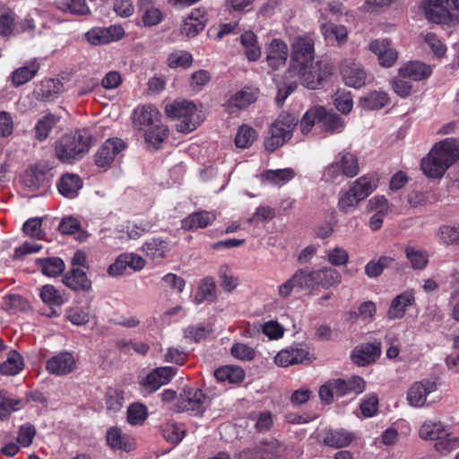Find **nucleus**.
<instances>
[{"label":"nucleus","mask_w":459,"mask_h":459,"mask_svg":"<svg viewBox=\"0 0 459 459\" xmlns=\"http://www.w3.org/2000/svg\"><path fill=\"white\" fill-rule=\"evenodd\" d=\"M355 439V435L345 429H328L324 431L323 442L333 448L348 446Z\"/></svg>","instance_id":"obj_21"},{"label":"nucleus","mask_w":459,"mask_h":459,"mask_svg":"<svg viewBox=\"0 0 459 459\" xmlns=\"http://www.w3.org/2000/svg\"><path fill=\"white\" fill-rule=\"evenodd\" d=\"M165 112L169 117L178 120L176 128L179 132L190 133L197 127L200 122L197 108L192 101H175L166 107Z\"/></svg>","instance_id":"obj_4"},{"label":"nucleus","mask_w":459,"mask_h":459,"mask_svg":"<svg viewBox=\"0 0 459 459\" xmlns=\"http://www.w3.org/2000/svg\"><path fill=\"white\" fill-rule=\"evenodd\" d=\"M332 73V65L324 61L312 62L306 69L298 71L302 84L309 90L318 89Z\"/></svg>","instance_id":"obj_11"},{"label":"nucleus","mask_w":459,"mask_h":459,"mask_svg":"<svg viewBox=\"0 0 459 459\" xmlns=\"http://www.w3.org/2000/svg\"><path fill=\"white\" fill-rule=\"evenodd\" d=\"M60 121V117L52 113L44 115L34 126V138L39 142L45 141L52 129Z\"/></svg>","instance_id":"obj_32"},{"label":"nucleus","mask_w":459,"mask_h":459,"mask_svg":"<svg viewBox=\"0 0 459 459\" xmlns=\"http://www.w3.org/2000/svg\"><path fill=\"white\" fill-rule=\"evenodd\" d=\"M163 437L173 445L180 443L186 436V429L182 424L168 421L161 427Z\"/></svg>","instance_id":"obj_41"},{"label":"nucleus","mask_w":459,"mask_h":459,"mask_svg":"<svg viewBox=\"0 0 459 459\" xmlns=\"http://www.w3.org/2000/svg\"><path fill=\"white\" fill-rule=\"evenodd\" d=\"M40 298L42 301L50 306H61L63 298L52 285H45L41 288Z\"/></svg>","instance_id":"obj_62"},{"label":"nucleus","mask_w":459,"mask_h":459,"mask_svg":"<svg viewBox=\"0 0 459 459\" xmlns=\"http://www.w3.org/2000/svg\"><path fill=\"white\" fill-rule=\"evenodd\" d=\"M377 183L378 178L376 176L368 174L353 181L350 189L360 201H363L377 189Z\"/></svg>","instance_id":"obj_28"},{"label":"nucleus","mask_w":459,"mask_h":459,"mask_svg":"<svg viewBox=\"0 0 459 459\" xmlns=\"http://www.w3.org/2000/svg\"><path fill=\"white\" fill-rule=\"evenodd\" d=\"M22 358L16 351H11L7 359L0 364V374L13 376L22 369Z\"/></svg>","instance_id":"obj_46"},{"label":"nucleus","mask_w":459,"mask_h":459,"mask_svg":"<svg viewBox=\"0 0 459 459\" xmlns=\"http://www.w3.org/2000/svg\"><path fill=\"white\" fill-rule=\"evenodd\" d=\"M360 202V199L349 188L347 191L340 194L338 208L344 213H351L356 210Z\"/></svg>","instance_id":"obj_54"},{"label":"nucleus","mask_w":459,"mask_h":459,"mask_svg":"<svg viewBox=\"0 0 459 459\" xmlns=\"http://www.w3.org/2000/svg\"><path fill=\"white\" fill-rule=\"evenodd\" d=\"M83 186L82 178L72 173L63 175L57 182V189L64 197L74 199Z\"/></svg>","instance_id":"obj_26"},{"label":"nucleus","mask_w":459,"mask_h":459,"mask_svg":"<svg viewBox=\"0 0 459 459\" xmlns=\"http://www.w3.org/2000/svg\"><path fill=\"white\" fill-rule=\"evenodd\" d=\"M142 249L148 258L160 263L167 256L169 244L160 238H152L143 244Z\"/></svg>","instance_id":"obj_29"},{"label":"nucleus","mask_w":459,"mask_h":459,"mask_svg":"<svg viewBox=\"0 0 459 459\" xmlns=\"http://www.w3.org/2000/svg\"><path fill=\"white\" fill-rule=\"evenodd\" d=\"M125 148L124 143L118 138L105 141L95 155V163L98 167L109 165L115 157Z\"/></svg>","instance_id":"obj_17"},{"label":"nucleus","mask_w":459,"mask_h":459,"mask_svg":"<svg viewBox=\"0 0 459 459\" xmlns=\"http://www.w3.org/2000/svg\"><path fill=\"white\" fill-rule=\"evenodd\" d=\"M320 120V107H315L308 109L303 116L300 121V129L304 134H308L314 125L316 123L319 125Z\"/></svg>","instance_id":"obj_59"},{"label":"nucleus","mask_w":459,"mask_h":459,"mask_svg":"<svg viewBox=\"0 0 459 459\" xmlns=\"http://www.w3.org/2000/svg\"><path fill=\"white\" fill-rule=\"evenodd\" d=\"M290 63L295 71L304 70L314 62L315 42L307 35L295 37L291 42Z\"/></svg>","instance_id":"obj_7"},{"label":"nucleus","mask_w":459,"mask_h":459,"mask_svg":"<svg viewBox=\"0 0 459 459\" xmlns=\"http://www.w3.org/2000/svg\"><path fill=\"white\" fill-rule=\"evenodd\" d=\"M389 103V97L384 91H371L359 100V105L367 109H380Z\"/></svg>","instance_id":"obj_42"},{"label":"nucleus","mask_w":459,"mask_h":459,"mask_svg":"<svg viewBox=\"0 0 459 459\" xmlns=\"http://www.w3.org/2000/svg\"><path fill=\"white\" fill-rule=\"evenodd\" d=\"M216 219L212 212L200 211L189 214L181 221V228L186 230H196L211 225Z\"/></svg>","instance_id":"obj_25"},{"label":"nucleus","mask_w":459,"mask_h":459,"mask_svg":"<svg viewBox=\"0 0 459 459\" xmlns=\"http://www.w3.org/2000/svg\"><path fill=\"white\" fill-rule=\"evenodd\" d=\"M438 242L445 246L459 244V226L442 225L437 231Z\"/></svg>","instance_id":"obj_50"},{"label":"nucleus","mask_w":459,"mask_h":459,"mask_svg":"<svg viewBox=\"0 0 459 459\" xmlns=\"http://www.w3.org/2000/svg\"><path fill=\"white\" fill-rule=\"evenodd\" d=\"M415 302L414 291L407 290L401 294L397 295L391 302L388 309L387 316L390 319L402 318L408 307H411Z\"/></svg>","instance_id":"obj_24"},{"label":"nucleus","mask_w":459,"mask_h":459,"mask_svg":"<svg viewBox=\"0 0 459 459\" xmlns=\"http://www.w3.org/2000/svg\"><path fill=\"white\" fill-rule=\"evenodd\" d=\"M359 173L358 157L349 152H341L335 160L324 169L323 178L326 182H333L341 177L354 178Z\"/></svg>","instance_id":"obj_5"},{"label":"nucleus","mask_w":459,"mask_h":459,"mask_svg":"<svg viewBox=\"0 0 459 459\" xmlns=\"http://www.w3.org/2000/svg\"><path fill=\"white\" fill-rule=\"evenodd\" d=\"M437 391V383L429 378L414 382L408 389L406 400L413 408L429 407L435 402L434 394Z\"/></svg>","instance_id":"obj_6"},{"label":"nucleus","mask_w":459,"mask_h":459,"mask_svg":"<svg viewBox=\"0 0 459 459\" xmlns=\"http://www.w3.org/2000/svg\"><path fill=\"white\" fill-rule=\"evenodd\" d=\"M43 274L49 277H56L65 270V263L59 257H48L37 260Z\"/></svg>","instance_id":"obj_43"},{"label":"nucleus","mask_w":459,"mask_h":459,"mask_svg":"<svg viewBox=\"0 0 459 459\" xmlns=\"http://www.w3.org/2000/svg\"><path fill=\"white\" fill-rule=\"evenodd\" d=\"M288 58V46L279 39H273L266 50V62L273 70L285 65Z\"/></svg>","instance_id":"obj_18"},{"label":"nucleus","mask_w":459,"mask_h":459,"mask_svg":"<svg viewBox=\"0 0 459 459\" xmlns=\"http://www.w3.org/2000/svg\"><path fill=\"white\" fill-rule=\"evenodd\" d=\"M448 0H426L424 11L426 18L437 24L455 26L459 24V14H453L449 11Z\"/></svg>","instance_id":"obj_10"},{"label":"nucleus","mask_w":459,"mask_h":459,"mask_svg":"<svg viewBox=\"0 0 459 459\" xmlns=\"http://www.w3.org/2000/svg\"><path fill=\"white\" fill-rule=\"evenodd\" d=\"M204 28V22L199 20L197 16L192 13L188 17L184 20L181 26V34L186 37H195Z\"/></svg>","instance_id":"obj_56"},{"label":"nucleus","mask_w":459,"mask_h":459,"mask_svg":"<svg viewBox=\"0 0 459 459\" xmlns=\"http://www.w3.org/2000/svg\"><path fill=\"white\" fill-rule=\"evenodd\" d=\"M160 113L153 105H144L138 107L134 111V125L138 129L143 130L145 127L154 126L160 121Z\"/></svg>","instance_id":"obj_23"},{"label":"nucleus","mask_w":459,"mask_h":459,"mask_svg":"<svg viewBox=\"0 0 459 459\" xmlns=\"http://www.w3.org/2000/svg\"><path fill=\"white\" fill-rule=\"evenodd\" d=\"M91 135L86 130H78L64 135L55 147L56 157L65 163L81 160L90 150Z\"/></svg>","instance_id":"obj_2"},{"label":"nucleus","mask_w":459,"mask_h":459,"mask_svg":"<svg viewBox=\"0 0 459 459\" xmlns=\"http://www.w3.org/2000/svg\"><path fill=\"white\" fill-rule=\"evenodd\" d=\"M63 282L74 291H89L91 289V281L80 268H72L66 272L63 276Z\"/></svg>","instance_id":"obj_22"},{"label":"nucleus","mask_w":459,"mask_h":459,"mask_svg":"<svg viewBox=\"0 0 459 459\" xmlns=\"http://www.w3.org/2000/svg\"><path fill=\"white\" fill-rule=\"evenodd\" d=\"M238 459H286V447L276 439L264 440L244 449Z\"/></svg>","instance_id":"obj_8"},{"label":"nucleus","mask_w":459,"mask_h":459,"mask_svg":"<svg viewBox=\"0 0 459 459\" xmlns=\"http://www.w3.org/2000/svg\"><path fill=\"white\" fill-rule=\"evenodd\" d=\"M76 368L74 355L68 351L60 352L49 359L46 364L47 370L56 376H64L72 373Z\"/></svg>","instance_id":"obj_15"},{"label":"nucleus","mask_w":459,"mask_h":459,"mask_svg":"<svg viewBox=\"0 0 459 459\" xmlns=\"http://www.w3.org/2000/svg\"><path fill=\"white\" fill-rule=\"evenodd\" d=\"M240 42L245 48L246 56L249 61H255L261 56V48L253 31L247 30L242 33Z\"/></svg>","instance_id":"obj_39"},{"label":"nucleus","mask_w":459,"mask_h":459,"mask_svg":"<svg viewBox=\"0 0 459 459\" xmlns=\"http://www.w3.org/2000/svg\"><path fill=\"white\" fill-rule=\"evenodd\" d=\"M315 357L310 354L307 347H290L281 351L274 358L275 363L281 367L312 361Z\"/></svg>","instance_id":"obj_13"},{"label":"nucleus","mask_w":459,"mask_h":459,"mask_svg":"<svg viewBox=\"0 0 459 459\" xmlns=\"http://www.w3.org/2000/svg\"><path fill=\"white\" fill-rule=\"evenodd\" d=\"M41 219L31 218L25 221L22 229L27 236L36 239H43L45 233L41 230Z\"/></svg>","instance_id":"obj_63"},{"label":"nucleus","mask_w":459,"mask_h":459,"mask_svg":"<svg viewBox=\"0 0 459 459\" xmlns=\"http://www.w3.org/2000/svg\"><path fill=\"white\" fill-rule=\"evenodd\" d=\"M216 298V286L215 282L211 278H205L200 283L196 294L195 296V301L196 304H200L205 300L213 301Z\"/></svg>","instance_id":"obj_47"},{"label":"nucleus","mask_w":459,"mask_h":459,"mask_svg":"<svg viewBox=\"0 0 459 459\" xmlns=\"http://www.w3.org/2000/svg\"><path fill=\"white\" fill-rule=\"evenodd\" d=\"M405 255L414 270H422L429 263V256L426 252L412 247H407L405 248Z\"/></svg>","instance_id":"obj_53"},{"label":"nucleus","mask_w":459,"mask_h":459,"mask_svg":"<svg viewBox=\"0 0 459 459\" xmlns=\"http://www.w3.org/2000/svg\"><path fill=\"white\" fill-rule=\"evenodd\" d=\"M448 428L440 421H425L420 428L419 435L425 440H435L437 442L444 435Z\"/></svg>","instance_id":"obj_34"},{"label":"nucleus","mask_w":459,"mask_h":459,"mask_svg":"<svg viewBox=\"0 0 459 459\" xmlns=\"http://www.w3.org/2000/svg\"><path fill=\"white\" fill-rule=\"evenodd\" d=\"M459 160V141L450 137L432 147L421 160V169L429 178H441L446 171Z\"/></svg>","instance_id":"obj_1"},{"label":"nucleus","mask_w":459,"mask_h":459,"mask_svg":"<svg viewBox=\"0 0 459 459\" xmlns=\"http://www.w3.org/2000/svg\"><path fill=\"white\" fill-rule=\"evenodd\" d=\"M431 67L420 61H411L404 64L399 69V75L402 78H408L412 81H420L431 74Z\"/></svg>","instance_id":"obj_27"},{"label":"nucleus","mask_w":459,"mask_h":459,"mask_svg":"<svg viewBox=\"0 0 459 459\" xmlns=\"http://www.w3.org/2000/svg\"><path fill=\"white\" fill-rule=\"evenodd\" d=\"M39 65L37 62H31L28 65L16 69L12 74V82L14 86H20L31 80L38 73Z\"/></svg>","instance_id":"obj_45"},{"label":"nucleus","mask_w":459,"mask_h":459,"mask_svg":"<svg viewBox=\"0 0 459 459\" xmlns=\"http://www.w3.org/2000/svg\"><path fill=\"white\" fill-rule=\"evenodd\" d=\"M319 126L325 132L339 134L344 129L345 122L336 113L327 111L324 107H320Z\"/></svg>","instance_id":"obj_31"},{"label":"nucleus","mask_w":459,"mask_h":459,"mask_svg":"<svg viewBox=\"0 0 459 459\" xmlns=\"http://www.w3.org/2000/svg\"><path fill=\"white\" fill-rule=\"evenodd\" d=\"M192 55L186 51L177 50L169 55L167 65L170 68H187L192 65Z\"/></svg>","instance_id":"obj_58"},{"label":"nucleus","mask_w":459,"mask_h":459,"mask_svg":"<svg viewBox=\"0 0 459 459\" xmlns=\"http://www.w3.org/2000/svg\"><path fill=\"white\" fill-rule=\"evenodd\" d=\"M47 174L38 167L27 170L22 178L23 184L33 189H38L47 182Z\"/></svg>","instance_id":"obj_49"},{"label":"nucleus","mask_w":459,"mask_h":459,"mask_svg":"<svg viewBox=\"0 0 459 459\" xmlns=\"http://www.w3.org/2000/svg\"><path fill=\"white\" fill-rule=\"evenodd\" d=\"M316 281H318V287L321 286L324 289L336 287L342 281L340 273L332 267H324L320 270H316Z\"/></svg>","instance_id":"obj_38"},{"label":"nucleus","mask_w":459,"mask_h":459,"mask_svg":"<svg viewBox=\"0 0 459 459\" xmlns=\"http://www.w3.org/2000/svg\"><path fill=\"white\" fill-rule=\"evenodd\" d=\"M167 136L168 127L163 125H154L153 127L147 130L144 134L145 141L156 149L160 147V144Z\"/></svg>","instance_id":"obj_57"},{"label":"nucleus","mask_w":459,"mask_h":459,"mask_svg":"<svg viewBox=\"0 0 459 459\" xmlns=\"http://www.w3.org/2000/svg\"><path fill=\"white\" fill-rule=\"evenodd\" d=\"M147 417V408L142 403H133L127 410L128 422L133 425L141 424Z\"/></svg>","instance_id":"obj_61"},{"label":"nucleus","mask_w":459,"mask_h":459,"mask_svg":"<svg viewBox=\"0 0 459 459\" xmlns=\"http://www.w3.org/2000/svg\"><path fill=\"white\" fill-rule=\"evenodd\" d=\"M295 288L309 292L318 288L316 271L309 269H299L296 271L288 281L279 286V295L282 298H287Z\"/></svg>","instance_id":"obj_9"},{"label":"nucleus","mask_w":459,"mask_h":459,"mask_svg":"<svg viewBox=\"0 0 459 459\" xmlns=\"http://www.w3.org/2000/svg\"><path fill=\"white\" fill-rule=\"evenodd\" d=\"M257 99L255 90L245 88L235 93L229 100L228 107L230 108H236L238 109L246 108Z\"/></svg>","instance_id":"obj_37"},{"label":"nucleus","mask_w":459,"mask_h":459,"mask_svg":"<svg viewBox=\"0 0 459 459\" xmlns=\"http://www.w3.org/2000/svg\"><path fill=\"white\" fill-rule=\"evenodd\" d=\"M296 176L295 171L290 168L281 169L265 170L262 178L264 181L271 183L274 186H281L290 181Z\"/></svg>","instance_id":"obj_36"},{"label":"nucleus","mask_w":459,"mask_h":459,"mask_svg":"<svg viewBox=\"0 0 459 459\" xmlns=\"http://www.w3.org/2000/svg\"><path fill=\"white\" fill-rule=\"evenodd\" d=\"M107 442L112 449H118L123 451H131L134 444L130 437L123 435L120 429L112 427L107 431Z\"/></svg>","instance_id":"obj_33"},{"label":"nucleus","mask_w":459,"mask_h":459,"mask_svg":"<svg viewBox=\"0 0 459 459\" xmlns=\"http://www.w3.org/2000/svg\"><path fill=\"white\" fill-rule=\"evenodd\" d=\"M210 403L209 397L197 388H184L178 400V406L183 411L201 415Z\"/></svg>","instance_id":"obj_12"},{"label":"nucleus","mask_w":459,"mask_h":459,"mask_svg":"<svg viewBox=\"0 0 459 459\" xmlns=\"http://www.w3.org/2000/svg\"><path fill=\"white\" fill-rule=\"evenodd\" d=\"M25 405V403L8 393L5 390L0 391V420H4L14 411H20Z\"/></svg>","instance_id":"obj_30"},{"label":"nucleus","mask_w":459,"mask_h":459,"mask_svg":"<svg viewBox=\"0 0 459 459\" xmlns=\"http://www.w3.org/2000/svg\"><path fill=\"white\" fill-rule=\"evenodd\" d=\"M378 408V398L376 394L368 395L360 403L361 413L366 418L374 416Z\"/></svg>","instance_id":"obj_64"},{"label":"nucleus","mask_w":459,"mask_h":459,"mask_svg":"<svg viewBox=\"0 0 459 459\" xmlns=\"http://www.w3.org/2000/svg\"><path fill=\"white\" fill-rule=\"evenodd\" d=\"M341 73L345 84L350 87L360 88L366 83V72L359 64L351 60H346L342 64Z\"/></svg>","instance_id":"obj_20"},{"label":"nucleus","mask_w":459,"mask_h":459,"mask_svg":"<svg viewBox=\"0 0 459 459\" xmlns=\"http://www.w3.org/2000/svg\"><path fill=\"white\" fill-rule=\"evenodd\" d=\"M298 119L290 113H281L270 126L268 135L264 139V147L268 152H274L282 146L292 136V131Z\"/></svg>","instance_id":"obj_3"},{"label":"nucleus","mask_w":459,"mask_h":459,"mask_svg":"<svg viewBox=\"0 0 459 459\" xmlns=\"http://www.w3.org/2000/svg\"><path fill=\"white\" fill-rule=\"evenodd\" d=\"M57 9L74 15H87L90 13L85 0H58L56 3Z\"/></svg>","instance_id":"obj_44"},{"label":"nucleus","mask_w":459,"mask_h":459,"mask_svg":"<svg viewBox=\"0 0 459 459\" xmlns=\"http://www.w3.org/2000/svg\"><path fill=\"white\" fill-rule=\"evenodd\" d=\"M434 447L438 453L447 455L459 448V437L450 433L449 429H447L446 435L434 444Z\"/></svg>","instance_id":"obj_52"},{"label":"nucleus","mask_w":459,"mask_h":459,"mask_svg":"<svg viewBox=\"0 0 459 459\" xmlns=\"http://www.w3.org/2000/svg\"><path fill=\"white\" fill-rule=\"evenodd\" d=\"M256 132L251 126L243 125L241 126L235 137V144L238 148H247L256 139Z\"/></svg>","instance_id":"obj_55"},{"label":"nucleus","mask_w":459,"mask_h":459,"mask_svg":"<svg viewBox=\"0 0 459 459\" xmlns=\"http://www.w3.org/2000/svg\"><path fill=\"white\" fill-rule=\"evenodd\" d=\"M320 31L325 39L330 43L337 41L345 42L348 36V30L343 25H337L333 22H326L321 25Z\"/></svg>","instance_id":"obj_35"},{"label":"nucleus","mask_w":459,"mask_h":459,"mask_svg":"<svg viewBox=\"0 0 459 459\" xmlns=\"http://www.w3.org/2000/svg\"><path fill=\"white\" fill-rule=\"evenodd\" d=\"M214 376L221 382L238 384L244 380L245 372L240 367L224 366L215 370Z\"/></svg>","instance_id":"obj_40"},{"label":"nucleus","mask_w":459,"mask_h":459,"mask_svg":"<svg viewBox=\"0 0 459 459\" xmlns=\"http://www.w3.org/2000/svg\"><path fill=\"white\" fill-rule=\"evenodd\" d=\"M3 307L10 314L25 311L29 307L28 301L18 294H9L3 299Z\"/></svg>","instance_id":"obj_51"},{"label":"nucleus","mask_w":459,"mask_h":459,"mask_svg":"<svg viewBox=\"0 0 459 459\" xmlns=\"http://www.w3.org/2000/svg\"><path fill=\"white\" fill-rule=\"evenodd\" d=\"M380 354L381 348L379 342L362 343L353 350L351 359L355 364L365 367L375 362Z\"/></svg>","instance_id":"obj_19"},{"label":"nucleus","mask_w":459,"mask_h":459,"mask_svg":"<svg viewBox=\"0 0 459 459\" xmlns=\"http://www.w3.org/2000/svg\"><path fill=\"white\" fill-rule=\"evenodd\" d=\"M141 10L143 11L142 20L145 26L151 27L160 22L162 13L159 8L148 3L146 6H142Z\"/></svg>","instance_id":"obj_60"},{"label":"nucleus","mask_w":459,"mask_h":459,"mask_svg":"<svg viewBox=\"0 0 459 459\" xmlns=\"http://www.w3.org/2000/svg\"><path fill=\"white\" fill-rule=\"evenodd\" d=\"M125 30L121 26H109L107 28L96 27L90 30L85 37L92 45H104L122 39Z\"/></svg>","instance_id":"obj_14"},{"label":"nucleus","mask_w":459,"mask_h":459,"mask_svg":"<svg viewBox=\"0 0 459 459\" xmlns=\"http://www.w3.org/2000/svg\"><path fill=\"white\" fill-rule=\"evenodd\" d=\"M248 420L254 423L255 429L259 432L268 431L273 424V415L270 411H253L249 414Z\"/></svg>","instance_id":"obj_48"},{"label":"nucleus","mask_w":459,"mask_h":459,"mask_svg":"<svg viewBox=\"0 0 459 459\" xmlns=\"http://www.w3.org/2000/svg\"><path fill=\"white\" fill-rule=\"evenodd\" d=\"M177 368L173 367L158 368L150 373L143 381L146 392L153 393L161 385L168 384L175 376Z\"/></svg>","instance_id":"obj_16"}]
</instances>
